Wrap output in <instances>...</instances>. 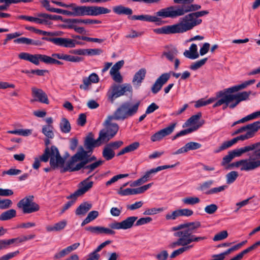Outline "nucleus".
<instances>
[{"instance_id": "f257e3e1", "label": "nucleus", "mask_w": 260, "mask_h": 260, "mask_svg": "<svg viewBox=\"0 0 260 260\" xmlns=\"http://www.w3.org/2000/svg\"><path fill=\"white\" fill-rule=\"evenodd\" d=\"M201 226V222L198 221L180 224L172 228V231L176 232L174 236L178 237L177 240L173 242L170 247L174 248L177 246H185L206 240L205 236H197L194 235Z\"/></svg>"}, {"instance_id": "f03ea898", "label": "nucleus", "mask_w": 260, "mask_h": 260, "mask_svg": "<svg viewBox=\"0 0 260 260\" xmlns=\"http://www.w3.org/2000/svg\"><path fill=\"white\" fill-rule=\"evenodd\" d=\"M248 86L246 81L238 85L225 88L217 92L216 98L219 99L213 105V108L223 105L222 109L228 107L235 108L241 102L247 100L251 92L243 91L236 94L233 93L246 88Z\"/></svg>"}, {"instance_id": "7ed1b4c3", "label": "nucleus", "mask_w": 260, "mask_h": 260, "mask_svg": "<svg viewBox=\"0 0 260 260\" xmlns=\"http://www.w3.org/2000/svg\"><path fill=\"white\" fill-rule=\"evenodd\" d=\"M259 150L260 142L230 151L234 158L240 156L245 152L252 151L249 154V158L234 162L231 164V166L240 167L242 171H250L260 167Z\"/></svg>"}, {"instance_id": "20e7f679", "label": "nucleus", "mask_w": 260, "mask_h": 260, "mask_svg": "<svg viewBox=\"0 0 260 260\" xmlns=\"http://www.w3.org/2000/svg\"><path fill=\"white\" fill-rule=\"evenodd\" d=\"M71 10L72 11H68L58 8H53L51 10V12L74 16H98L111 12V10L108 8L95 6H80V7L73 8V9Z\"/></svg>"}, {"instance_id": "39448f33", "label": "nucleus", "mask_w": 260, "mask_h": 260, "mask_svg": "<svg viewBox=\"0 0 260 260\" xmlns=\"http://www.w3.org/2000/svg\"><path fill=\"white\" fill-rule=\"evenodd\" d=\"M140 101H129L123 102L115 111L113 115L114 120H124L135 115L138 111Z\"/></svg>"}, {"instance_id": "423d86ee", "label": "nucleus", "mask_w": 260, "mask_h": 260, "mask_svg": "<svg viewBox=\"0 0 260 260\" xmlns=\"http://www.w3.org/2000/svg\"><path fill=\"white\" fill-rule=\"evenodd\" d=\"M202 20H196L192 13H190L179 19L178 23L173 24L176 34H181L193 29L200 25Z\"/></svg>"}, {"instance_id": "0eeeda50", "label": "nucleus", "mask_w": 260, "mask_h": 260, "mask_svg": "<svg viewBox=\"0 0 260 260\" xmlns=\"http://www.w3.org/2000/svg\"><path fill=\"white\" fill-rule=\"evenodd\" d=\"M112 120H114L113 115L109 116L104 122V128L99 132V136L104 144H106L112 139L118 131V125L112 122Z\"/></svg>"}, {"instance_id": "6e6552de", "label": "nucleus", "mask_w": 260, "mask_h": 260, "mask_svg": "<svg viewBox=\"0 0 260 260\" xmlns=\"http://www.w3.org/2000/svg\"><path fill=\"white\" fill-rule=\"evenodd\" d=\"M49 157L50 166L53 169L58 166H62L64 163V159L61 157L58 149L54 146H51L50 149L46 148L44 154L40 157V160L47 162Z\"/></svg>"}, {"instance_id": "1a4fd4ad", "label": "nucleus", "mask_w": 260, "mask_h": 260, "mask_svg": "<svg viewBox=\"0 0 260 260\" xmlns=\"http://www.w3.org/2000/svg\"><path fill=\"white\" fill-rule=\"evenodd\" d=\"M192 8L193 7L191 6ZM191 7L184 6H170L163 8L156 13V17L160 18H174L179 16H183L190 11Z\"/></svg>"}, {"instance_id": "9d476101", "label": "nucleus", "mask_w": 260, "mask_h": 260, "mask_svg": "<svg viewBox=\"0 0 260 260\" xmlns=\"http://www.w3.org/2000/svg\"><path fill=\"white\" fill-rule=\"evenodd\" d=\"M137 219L138 217L136 216H130L121 222L114 221L112 222L109 225L111 229L102 226V234L114 235L115 232L112 229L127 230L131 229Z\"/></svg>"}, {"instance_id": "9b49d317", "label": "nucleus", "mask_w": 260, "mask_h": 260, "mask_svg": "<svg viewBox=\"0 0 260 260\" xmlns=\"http://www.w3.org/2000/svg\"><path fill=\"white\" fill-rule=\"evenodd\" d=\"M132 93L133 89L129 84H113L109 89L107 95L111 103H113L116 99L126 94V92Z\"/></svg>"}, {"instance_id": "f8f14e48", "label": "nucleus", "mask_w": 260, "mask_h": 260, "mask_svg": "<svg viewBox=\"0 0 260 260\" xmlns=\"http://www.w3.org/2000/svg\"><path fill=\"white\" fill-rule=\"evenodd\" d=\"M104 144L99 136L97 139H94V135L92 133H89L85 137L84 141V146L85 150L82 146L79 148L80 151L85 156L92 154L94 148L100 146Z\"/></svg>"}, {"instance_id": "ddd939ff", "label": "nucleus", "mask_w": 260, "mask_h": 260, "mask_svg": "<svg viewBox=\"0 0 260 260\" xmlns=\"http://www.w3.org/2000/svg\"><path fill=\"white\" fill-rule=\"evenodd\" d=\"M85 157V156L78 150L67 162L66 167L64 168L63 172L67 171L74 172L81 170L85 165L83 160Z\"/></svg>"}, {"instance_id": "4468645a", "label": "nucleus", "mask_w": 260, "mask_h": 260, "mask_svg": "<svg viewBox=\"0 0 260 260\" xmlns=\"http://www.w3.org/2000/svg\"><path fill=\"white\" fill-rule=\"evenodd\" d=\"M43 40L50 42L54 45L63 48H73L77 45H81L82 43L77 41L76 40L62 37L48 38L43 37Z\"/></svg>"}, {"instance_id": "2eb2a0df", "label": "nucleus", "mask_w": 260, "mask_h": 260, "mask_svg": "<svg viewBox=\"0 0 260 260\" xmlns=\"http://www.w3.org/2000/svg\"><path fill=\"white\" fill-rule=\"evenodd\" d=\"M33 199L34 197L32 196L26 197L18 203L17 207L22 209L23 213L24 214L38 211L40 209L39 206L33 202Z\"/></svg>"}, {"instance_id": "dca6fc26", "label": "nucleus", "mask_w": 260, "mask_h": 260, "mask_svg": "<svg viewBox=\"0 0 260 260\" xmlns=\"http://www.w3.org/2000/svg\"><path fill=\"white\" fill-rule=\"evenodd\" d=\"M47 55L35 54H31L26 52H21L19 54L18 57L24 60L28 61L35 65L38 66L40 61L46 63Z\"/></svg>"}, {"instance_id": "f3484780", "label": "nucleus", "mask_w": 260, "mask_h": 260, "mask_svg": "<svg viewBox=\"0 0 260 260\" xmlns=\"http://www.w3.org/2000/svg\"><path fill=\"white\" fill-rule=\"evenodd\" d=\"M92 177V175H90L87 178L82 181L80 184V186L79 189L74 193L68 197L67 199L74 198L75 200H76L78 197L83 195L89 190L92 187L93 184V181H89Z\"/></svg>"}, {"instance_id": "a211bd4d", "label": "nucleus", "mask_w": 260, "mask_h": 260, "mask_svg": "<svg viewBox=\"0 0 260 260\" xmlns=\"http://www.w3.org/2000/svg\"><path fill=\"white\" fill-rule=\"evenodd\" d=\"M251 138L252 137L250 136V134L246 133L244 135H241L239 136H238L236 138H233V139H232L230 141L224 142L218 148V149L215 150L214 152L215 153H219V152H220L221 151H223L225 149H226L231 147L234 144H236L238 141H240V140L244 141V140H247V139H249Z\"/></svg>"}, {"instance_id": "6ab92c4d", "label": "nucleus", "mask_w": 260, "mask_h": 260, "mask_svg": "<svg viewBox=\"0 0 260 260\" xmlns=\"http://www.w3.org/2000/svg\"><path fill=\"white\" fill-rule=\"evenodd\" d=\"M152 183H149L136 188H128L123 189L122 188H120L117 192L122 196L141 194L148 189L152 186Z\"/></svg>"}, {"instance_id": "aec40b11", "label": "nucleus", "mask_w": 260, "mask_h": 260, "mask_svg": "<svg viewBox=\"0 0 260 260\" xmlns=\"http://www.w3.org/2000/svg\"><path fill=\"white\" fill-rule=\"evenodd\" d=\"M176 123H172L169 126L160 129L151 136L150 139L152 142L159 141L164 137L171 134L174 130Z\"/></svg>"}, {"instance_id": "412c9836", "label": "nucleus", "mask_w": 260, "mask_h": 260, "mask_svg": "<svg viewBox=\"0 0 260 260\" xmlns=\"http://www.w3.org/2000/svg\"><path fill=\"white\" fill-rule=\"evenodd\" d=\"M31 91L32 96L34 98V100H31V102L35 101L46 104H49L47 95L42 89L33 87L31 88Z\"/></svg>"}, {"instance_id": "4be33fe9", "label": "nucleus", "mask_w": 260, "mask_h": 260, "mask_svg": "<svg viewBox=\"0 0 260 260\" xmlns=\"http://www.w3.org/2000/svg\"><path fill=\"white\" fill-rule=\"evenodd\" d=\"M146 74V70L144 68H142L137 72L132 80L134 86L137 87H139L144 79Z\"/></svg>"}, {"instance_id": "5701e85b", "label": "nucleus", "mask_w": 260, "mask_h": 260, "mask_svg": "<svg viewBox=\"0 0 260 260\" xmlns=\"http://www.w3.org/2000/svg\"><path fill=\"white\" fill-rule=\"evenodd\" d=\"M128 18L132 20H141L150 22H156L160 20L158 17L149 15H133Z\"/></svg>"}, {"instance_id": "b1692460", "label": "nucleus", "mask_w": 260, "mask_h": 260, "mask_svg": "<svg viewBox=\"0 0 260 260\" xmlns=\"http://www.w3.org/2000/svg\"><path fill=\"white\" fill-rule=\"evenodd\" d=\"M197 50L198 48L197 45L192 44L189 47V50H185L183 53V55L187 58L194 59L198 58L199 56Z\"/></svg>"}, {"instance_id": "393cba45", "label": "nucleus", "mask_w": 260, "mask_h": 260, "mask_svg": "<svg viewBox=\"0 0 260 260\" xmlns=\"http://www.w3.org/2000/svg\"><path fill=\"white\" fill-rule=\"evenodd\" d=\"M92 208V204L87 202L81 204L76 209L75 213L77 215H85Z\"/></svg>"}, {"instance_id": "a878e982", "label": "nucleus", "mask_w": 260, "mask_h": 260, "mask_svg": "<svg viewBox=\"0 0 260 260\" xmlns=\"http://www.w3.org/2000/svg\"><path fill=\"white\" fill-rule=\"evenodd\" d=\"M67 224V221L66 220H62L55 223L53 225L46 226V229L48 232L60 231L64 229Z\"/></svg>"}, {"instance_id": "bb28decb", "label": "nucleus", "mask_w": 260, "mask_h": 260, "mask_svg": "<svg viewBox=\"0 0 260 260\" xmlns=\"http://www.w3.org/2000/svg\"><path fill=\"white\" fill-rule=\"evenodd\" d=\"M113 12L118 15H131L133 14L132 9L125 7L122 5H118L113 8Z\"/></svg>"}, {"instance_id": "cd10ccee", "label": "nucleus", "mask_w": 260, "mask_h": 260, "mask_svg": "<svg viewBox=\"0 0 260 260\" xmlns=\"http://www.w3.org/2000/svg\"><path fill=\"white\" fill-rule=\"evenodd\" d=\"M153 31L157 34H176L174 25H166L160 28L153 29Z\"/></svg>"}, {"instance_id": "c85d7f7f", "label": "nucleus", "mask_w": 260, "mask_h": 260, "mask_svg": "<svg viewBox=\"0 0 260 260\" xmlns=\"http://www.w3.org/2000/svg\"><path fill=\"white\" fill-rule=\"evenodd\" d=\"M194 247V243L191 245H188L185 246L181 247L175 250H174L171 255L170 257L171 258H174L177 256L182 254L185 252L189 251Z\"/></svg>"}, {"instance_id": "c756f323", "label": "nucleus", "mask_w": 260, "mask_h": 260, "mask_svg": "<svg viewBox=\"0 0 260 260\" xmlns=\"http://www.w3.org/2000/svg\"><path fill=\"white\" fill-rule=\"evenodd\" d=\"M245 126L247 131V133L250 134V136L252 138L258 129H260V122L259 121H255Z\"/></svg>"}, {"instance_id": "7c9ffc66", "label": "nucleus", "mask_w": 260, "mask_h": 260, "mask_svg": "<svg viewBox=\"0 0 260 260\" xmlns=\"http://www.w3.org/2000/svg\"><path fill=\"white\" fill-rule=\"evenodd\" d=\"M37 17V23L44 24L46 25H50L52 22L50 20L49 14L46 13H40L38 14Z\"/></svg>"}, {"instance_id": "2f4dec72", "label": "nucleus", "mask_w": 260, "mask_h": 260, "mask_svg": "<svg viewBox=\"0 0 260 260\" xmlns=\"http://www.w3.org/2000/svg\"><path fill=\"white\" fill-rule=\"evenodd\" d=\"M37 17V23L44 24L46 25H50L52 22L50 20L49 14L46 13H40L38 14Z\"/></svg>"}, {"instance_id": "473e14b6", "label": "nucleus", "mask_w": 260, "mask_h": 260, "mask_svg": "<svg viewBox=\"0 0 260 260\" xmlns=\"http://www.w3.org/2000/svg\"><path fill=\"white\" fill-rule=\"evenodd\" d=\"M16 216V211L15 209H11L7 210L0 215V220L6 221L10 220Z\"/></svg>"}, {"instance_id": "72a5a7b5", "label": "nucleus", "mask_w": 260, "mask_h": 260, "mask_svg": "<svg viewBox=\"0 0 260 260\" xmlns=\"http://www.w3.org/2000/svg\"><path fill=\"white\" fill-rule=\"evenodd\" d=\"M99 212L97 211H91L87 215V216L83 220L81 223V226H83L90 222L94 220L99 216Z\"/></svg>"}, {"instance_id": "f704fd0d", "label": "nucleus", "mask_w": 260, "mask_h": 260, "mask_svg": "<svg viewBox=\"0 0 260 260\" xmlns=\"http://www.w3.org/2000/svg\"><path fill=\"white\" fill-rule=\"evenodd\" d=\"M60 131L63 133H69L71 127L69 120L66 118H62L59 124Z\"/></svg>"}, {"instance_id": "c9c22d12", "label": "nucleus", "mask_w": 260, "mask_h": 260, "mask_svg": "<svg viewBox=\"0 0 260 260\" xmlns=\"http://www.w3.org/2000/svg\"><path fill=\"white\" fill-rule=\"evenodd\" d=\"M102 155L106 160L112 159L115 155L114 151L106 145L103 150Z\"/></svg>"}, {"instance_id": "e433bc0d", "label": "nucleus", "mask_w": 260, "mask_h": 260, "mask_svg": "<svg viewBox=\"0 0 260 260\" xmlns=\"http://www.w3.org/2000/svg\"><path fill=\"white\" fill-rule=\"evenodd\" d=\"M193 1L194 0H182V5L180 6H185L186 7H193V8H190V11H188L187 13L200 10L201 8V6L198 4H192V3L193 2Z\"/></svg>"}, {"instance_id": "4c0bfd02", "label": "nucleus", "mask_w": 260, "mask_h": 260, "mask_svg": "<svg viewBox=\"0 0 260 260\" xmlns=\"http://www.w3.org/2000/svg\"><path fill=\"white\" fill-rule=\"evenodd\" d=\"M178 53V50L176 48H172L168 51L164 52L162 55L166 56L169 60L173 61Z\"/></svg>"}, {"instance_id": "58836bf2", "label": "nucleus", "mask_w": 260, "mask_h": 260, "mask_svg": "<svg viewBox=\"0 0 260 260\" xmlns=\"http://www.w3.org/2000/svg\"><path fill=\"white\" fill-rule=\"evenodd\" d=\"M200 125L194 126L193 127H190V128H187V129H183L182 131H181L180 132H179V133L176 134L173 137L172 140H174L177 139V138H178L179 137H181V136H184V135H187L188 134L191 133V132H193L194 131H196L197 129H198L200 127Z\"/></svg>"}, {"instance_id": "ea45409f", "label": "nucleus", "mask_w": 260, "mask_h": 260, "mask_svg": "<svg viewBox=\"0 0 260 260\" xmlns=\"http://www.w3.org/2000/svg\"><path fill=\"white\" fill-rule=\"evenodd\" d=\"M53 129L52 125H46L43 127L42 133L48 139H52L54 137Z\"/></svg>"}, {"instance_id": "a19ab883", "label": "nucleus", "mask_w": 260, "mask_h": 260, "mask_svg": "<svg viewBox=\"0 0 260 260\" xmlns=\"http://www.w3.org/2000/svg\"><path fill=\"white\" fill-rule=\"evenodd\" d=\"M216 101V99L214 98H211L207 100H205L204 99H201L197 101L194 105L196 108H200L201 107L205 106Z\"/></svg>"}, {"instance_id": "79ce46f5", "label": "nucleus", "mask_w": 260, "mask_h": 260, "mask_svg": "<svg viewBox=\"0 0 260 260\" xmlns=\"http://www.w3.org/2000/svg\"><path fill=\"white\" fill-rule=\"evenodd\" d=\"M182 201L185 205H193L200 203V200L198 197H188L183 198Z\"/></svg>"}, {"instance_id": "37998d69", "label": "nucleus", "mask_w": 260, "mask_h": 260, "mask_svg": "<svg viewBox=\"0 0 260 260\" xmlns=\"http://www.w3.org/2000/svg\"><path fill=\"white\" fill-rule=\"evenodd\" d=\"M202 116V114L199 112L196 115L191 116L185 122L186 126L196 124Z\"/></svg>"}, {"instance_id": "c03bdc74", "label": "nucleus", "mask_w": 260, "mask_h": 260, "mask_svg": "<svg viewBox=\"0 0 260 260\" xmlns=\"http://www.w3.org/2000/svg\"><path fill=\"white\" fill-rule=\"evenodd\" d=\"M72 22H77V24L84 23L85 24H100L101 23L100 20L90 19H76V20H73Z\"/></svg>"}, {"instance_id": "a18cd8bd", "label": "nucleus", "mask_w": 260, "mask_h": 260, "mask_svg": "<svg viewBox=\"0 0 260 260\" xmlns=\"http://www.w3.org/2000/svg\"><path fill=\"white\" fill-rule=\"evenodd\" d=\"M238 173L236 171H231L226 175V183L230 184L233 183L237 178Z\"/></svg>"}, {"instance_id": "49530a36", "label": "nucleus", "mask_w": 260, "mask_h": 260, "mask_svg": "<svg viewBox=\"0 0 260 260\" xmlns=\"http://www.w3.org/2000/svg\"><path fill=\"white\" fill-rule=\"evenodd\" d=\"M154 256L157 260H167L169 255L167 250H162L154 254Z\"/></svg>"}, {"instance_id": "de8ad7c7", "label": "nucleus", "mask_w": 260, "mask_h": 260, "mask_svg": "<svg viewBox=\"0 0 260 260\" xmlns=\"http://www.w3.org/2000/svg\"><path fill=\"white\" fill-rule=\"evenodd\" d=\"M12 201L8 199H2L0 198V209H7L11 207Z\"/></svg>"}, {"instance_id": "09e8293b", "label": "nucleus", "mask_w": 260, "mask_h": 260, "mask_svg": "<svg viewBox=\"0 0 260 260\" xmlns=\"http://www.w3.org/2000/svg\"><path fill=\"white\" fill-rule=\"evenodd\" d=\"M103 162V160H99L89 165H84L82 169H90L93 172L95 169L101 166Z\"/></svg>"}, {"instance_id": "8fccbe9b", "label": "nucleus", "mask_w": 260, "mask_h": 260, "mask_svg": "<svg viewBox=\"0 0 260 260\" xmlns=\"http://www.w3.org/2000/svg\"><path fill=\"white\" fill-rule=\"evenodd\" d=\"M171 77L170 73H166L161 74L156 80L163 86L169 80Z\"/></svg>"}, {"instance_id": "3c124183", "label": "nucleus", "mask_w": 260, "mask_h": 260, "mask_svg": "<svg viewBox=\"0 0 260 260\" xmlns=\"http://www.w3.org/2000/svg\"><path fill=\"white\" fill-rule=\"evenodd\" d=\"M15 238H13L9 240H0V250L7 248L8 245L15 244L16 245V241Z\"/></svg>"}, {"instance_id": "603ef678", "label": "nucleus", "mask_w": 260, "mask_h": 260, "mask_svg": "<svg viewBox=\"0 0 260 260\" xmlns=\"http://www.w3.org/2000/svg\"><path fill=\"white\" fill-rule=\"evenodd\" d=\"M207 60V58H204L200 60H198L190 66V69L192 70H196L203 66L206 63Z\"/></svg>"}, {"instance_id": "864d4df0", "label": "nucleus", "mask_w": 260, "mask_h": 260, "mask_svg": "<svg viewBox=\"0 0 260 260\" xmlns=\"http://www.w3.org/2000/svg\"><path fill=\"white\" fill-rule=\"evenodd\" d=\"M232 252L233 251L231 248H230L223 252L212 255V258L214 260H223L225 258V256L229 254Z\"/></svg>"}, {"instance_id": "5fc2aeb1", "label": "nucleus", "mask_w": 260, "mask_h": 260, "mask_svg": "<svg viewBox=\"0 0 260 260\" xmlns=\"http://www.w3.org/2000/svg\"><path fill=\"white\" fill-rule=\"evenodd\" d=\"M181 216L179 209L176 210L172 213H169L165 216L166 220H175L177 217Z\"/></svg>"}, {"instance_id": "6e6d98bb", "label": "nucleus", "mask_w": 260, "mask_h": 260, "mask_svg": "<svg viewBox=\"0 0 260 260\" xmlns=\"http://www.w3.org/2000/svg\"><path fill=\"white\" fill-rule=\"evenodd\" d=\"M228 236V233L226 231H222L216 234L213 238V241H218L226 239Z\"/></svg>"}, {"instance_id": "4d7b16f0", "label": "nucleus", "mask_w": 260, "mask_h": 260, "mask_svg": "<svg viewBox=\"0 0 260 260\" xmlns=\"http://www.w3.org/2000/svg\"><path fill=\"white\" fill-rule=\"evenodd\" d=\"M128 176V174H119L116 176H113L110 180L106 182V185L109 186L112 183L116 182L118 180L126 177Z\"/></svg>"}, {"instance_id": "13d9d810", "label": "nucleus", "mask_w": 260, "mask_h": 260, "mask_svg": "<svg viewBox=\"0 0 260 260\" xmlns=\"http://www.w3.org/2000/svg\"><path fill=\"white\" fill-rule=\"evenodd\" d=\"M123 145V142L120 140L116 141L114 142H111L106 145L108 146L111 150H116L120 148Z\"/></svg>"}, {"instance_id": "bf43d9fd", "label": "nucleus", "mask_w": 260, "mask_h": 260, "mask_svg": "<svg viewBox=\"0 0 260 260\" xmlns=\"http://www.w3.org/2000/svg\"><path fill=\"white\" fill-rule=\"evenodd\" d=\"M85 230L87 231L90 232V233L92 234H102V226H87L85 228Z\"/></svg>"}, {"instance_id": "052dcab7", "label": "nucleus", "mask_w": 260, "mask_h": 260, "mask_svg": "<svg viewBox=\"0 0 260 260\" xmlns=\"http://www.w3.org/2000/svg\"><path fill=\"white\" fill-rule=\"evenodd\" d=\"M165 209L162 207L158 208H153L151 209H147L144 211L143 214L144 215H154L158 213L161 212L163 211Z\"/></svg>"}, {"instance_id": "680f3d73", "label": "nucleus", "mask_w": 260, "mask_h": 260, "mask_svg": "<svg viewBox=\"0 0 260 260\" xmlns=\"http://www.w3.org/2000/svg\"><path fill=\"white\" fill-rule=\"evenodd\" d=\"M185 145L187 149V151L199 149L202 146V145L200 143L194 142L187 143Z\"/></svg>"}, {"instance_id": "e2e57ef3", "label": "nucleus", "mask_w": 260, "mask_h": 260, "mask_svg": "<svg viewBox=\"0 0 260 260\" xmlns=\"http://www.w3.org/2000/svg\"><path fill=\"white\" fill-rule=\"evenodd\" d=\"M227 188V186L226 185H223L220 186L218 187H214L210 189V190H208L205 192L206 194H212L217 193L219 192H221L223 191L225 188Z\"/></svg>"}, {"instance_id": "0e129e2a", "label": "nucleus", "mask_w": 260, "mask_h": 260, "mask_svg": "<svg viewBox=\"0 0 260 260\" xmlns=\"http://www.w3.org/2000/svg\"><path fill=\"white\" fill-rule=\"evenodd\" d=\"M51 2L58 6L67 8H70L71 9H73V8H74V7H80V6H77L74 3H72L69 5H67L62 2L56 1L55 0H52Z\"/></svg>"}, {"instance_id": "69168bd1", "label": "nucleus", "mask_w": 260, "mask_h": 260, "mask_svg": "<svg viewBox=\"0 0 260 260\" xmlns=\"http://www.w3.org/2000/svg\"><path fill=\"white\" fill-rule=\"evenodd\" d=\"M140 146V143L138 142H135L126 147H125L127 153L133 152L137 150Z\"/></svg>"}, {"instance_id": "338daca9", "label": "nucleus", "mask_w": 260, "mask_h": 260, "mask_svg": "<svg viewBox=\"0 0 260 260\" xmlns=\"http://www.w3.org/2000/svg\"><path fill=\"white\" fill-rule=\"evenodd\" d=\"M143 205L142 201L136 202L134 204L128 205L126 208L128 210L134 211L139 208H140Z\"/></svg>"}, {"instance_id": "774afa93", "label": "nucleus", "mask_w": 260, "mask_h": 260, "mask_svg": "<svg viewBox=\"0 0 260 260\" xmlns=\"http://www.w3.org/2000/svg\"><path fill=\"white\" fill-rule=\"evenodd\" d=\"M152 220V219L150 217H142L137 221L135 225L136 226L142 225L149 223Z\"/></svg>"}]
</instances>
